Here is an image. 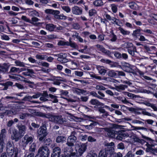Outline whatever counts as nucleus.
Here are the masks:
<instances>
[{"instance_id":"bb28decb","label":"nucleus","mask_w":157,"mask_h":157,"mask_svg":"<svg viewBox=\"0 0 157 157\" xmlns=\"http://www.w3.org/2000/svg\"><path fill=\"white\" fill-rule=\"evenodd\" d=\"M97 69L99 73L102 75H104L106 73L107 71L104 68H102L101 66H99L97 67Z\"/></svg>"},{"instance_id":"c756f323","label":"nucleus","mask_w":157,"mask_h":157,"mask_svg":"<svg viewBox=\"0 0 157 157\" xmlns=\"http://www.w3.org/2000/svg\"><path fill=\"white\" fill-rule=\"evenodd\" d=\"M107 74L109 77H114L117 76V74L113 70H111L108 72Z\"/></svg>"},{"instance_id":"e2e57ef3","label":"nucleus","mask_w":157,"mask_h":157,"mask_svg":"<svg viewBox=\"0 0 157 157\" xmlns=\"http://www.w3.org/2000/svg\"><path fill=\"white\" fill-rule=\"evenodd\" d=\"M70 46L73 48H76L77 46V45L74 42H72L70 40Z\"/></svg>"},{"instance_id":"f03ea898","label":"nucleus","mask_w":157,"mask_h":157,"mask_svg":"<svg viewBox=\"0 0 157 157\" xmlns=\"http://www.w3.org/2000/svg\"><path fill=\"white\" fill-rule=\"evenodd\" d=\"M9 132L11 134V138L12 140L15 142H18L20 140L23 136L19 133L16 129L14 128H10L9 130Z\"/></svg>"},{"instance_id":"c85d7f7f","label":"nucleus","mask_w":157,"mask_h":157,"mask_svg":"<svg viewBox=\"0 0 157 157\" xmlns=\"http://www.w3.org/2000/svg\"><path fill=\"white\" fill-rule=\"evenodd\" d=\"M40 142L43 143L46 145H49L50 142H52V140L49 138H46V137L44 138L42 141H39Z\"/></svg>"},{"instance_id":"69168bd1","label":"nucleus","mask_w":157,"mask_h":157,"mask_svg":"<svg viewBox=\"0 0 157 157\" xmlns=\"http://www.w3.org/2000/svg\"><path fill=\"white\" fill-rule=\"evenodd\" d=\"M115 56L119 59L121 58L122 57L121 54L118 52H116L114 54Z\"/></svg>"},{"instance_id":"58836bf2","label":"nucleus","mask_w":157,"mask_h":157,"mask_svg":"<svg viewBox=\"0 0 157 157\" xmlns=\"http://www.w3.org/2000/svg\"><path fill=\"white\" fill-rule=\"evenodd\" d=\"M140 31L141 29H137L133 31L132 35L136 37L140 34Z\"/></svg>"},{"instance_id":"052dcab7","label":"nucleus","mask_w":157,"mask_h":157,"mask_svg":"<svg viewBox=\"0 0 157 157\" xmlns=\"http://www.w3.org/2000/svg\"><path fill=\"white\" fill-rule=\"evenodd\" d=\"M73 28L76 29H78L80 28V26L78 23H74L72 25Z\"/></svg>"},{"instance_id":"49530a36","label":"nucleus","mask_w":157,"mask_h":157,"mask_svg":"<svg viewBox=\"0 0 157 157\" xmlns=\"http://www.w3.org/2000/svg\"><path fill=\"white\" fill-rule=\"evenodd\" d=\"M95 88L98 90H106V88L102 86L97 85Z\"/></svg>"},{"instance_id":"412c9836","label":"nucleus","mask_w":157,"mask_h":157,"mask_svg":"<svg viewBox=\"0 0 157 157\" xmlns=\"http://www.w3.org/2000/svg\"><path fill=\"white\" fill-rule=\"evenodd\" d=\"M32 96H25L22 100L23 101H30L31 103H38V104H40L41 103L40 102L38 101H30V100L32 99Z\"/></svg>"},{"instance_id":"7ed1b4c3","label":"nucleus","mask_w":157,"mask_h":157,"mask_svg":"<svg viewBox=\"0 0 157 157\" xmlns=\"http://www.w3.org/2000/svg\"><path fill=\"white\" fill-rule=\"evenodd\" d=\"M76 132L73 131L71 132L70 136H69L67 138L66 144L68 147H71H71L74 146V143L76 141Z\"/></svg>"},{"instance_id":"338daca9","label":"nucleus","mask_w":157,"mask_h":157,"mask_svg":"<svg viewBox=\"0 0 157 157\" xmlns=\"http://www.w3.org/2000/svg\"><path fill=\"white\" fill-rule=\"evenodd\" d=\"M86 157H98V155L97 154L95 153H90L87 155Z\"/></svg>"},{"instance_id":"393cba45","label":"nucleus","mask_w":157,"mask_h":157,"mask_svg":"<svg viewBox=\"0 0 157 157\" xmlns=\"http://www.w3.org/2000/svg\"><path fill=\"white\" fill-rule=\"evenodd\" d=\"M56 28V26L52 24H48L46 25V29L50 31H53Z\"/></svg>"},{"instance_id":"9b49d317","label":"nucleus","mask_w":157,"mask_h":157,"mask_svg":"<svg viewBox=\"0 0 157 157\" xmlns=\"http://www.w3.org/2000/svg\"><path fill=\"white\" fill-rule=\"evenodd\" d=\"M146 145L147 147L146 149V151L147 152H150L153 153L154 152L157 153V148H152V147L154 146L153 144H149L148 143H147Z\"/></svg>"},{"instance_id":"864d4df0","label":"nucleus","mask_w":157,"mask_h":157,"mask_svg":"<svg viewBox=\"0 0 157 157\" xmlns=\"http://www.w3.org/2000/svg\"><path fill=\"white\" fill-rule=\"evenodd\" d=\"M100 61L103 63H105L107 64H110L112 62L109 59H101Z\"/></svg>"},{"instance_id":"f3484780","label":"nucleus","mask_w":157,"mask_h":157,"mask_svg":"<svg viewBox=\"0 0 157 157\" xmlns=\"http://www.w3.org/2000/svg\"><path fill=\"white\" fill-rule=\"evenodd\" d=\"M67 138L65 136H57L56 139V142L58 143H63L66 142Z\"/></svg>"},{"instance_id":"4468645a","label":"nucleus","mask_w":157,"mask_h":157,"mask_svg":"<svg viewBox=\"0 0 157 157\" xmlns=\"http://www.w3.org/2000/svg\"><path fill=\"white\" fill-rule=\"evenodd\" d=\"M17 127L19 130L18 132L22 136H23L26 131V126L25 125L22 124H18Z\"/></svg>"},{"instance_id":"2eb2a0df","label":"nucleus","mask_w":157,"mask_h":157,"mask_svg":"<svg viewBox=\"0 0 157 157\" xmlns=\"http://www.w3.org/2000/svg\"><path fill=\"white\" fill-rule=\"evenodd\" d=\"M72 12L76 15H80L82 13V10L77 6H75L72 8Z\"/></svg>"},{"instance_id":"c03bdc74","label":"nucleus","mask_w":157,"mask_h":157,"mask_svg":"<svg viewBox=\"0 0 157 157\" xmlns=\"http://www.w3.org/2000/svg\"><path fill=\"white\" fill-rule=\"evenodd\" d=\"M119 30L121 31V33L123 35H127L129 33V32L124 30L123 28L119 27Z\"/></svg>"},{"instance_id":"5701e85b","label":"nucleus","mask_w":157,"mask_h":157,"mask_svg":"<svg viewBox=\"0 0 157 157\" xmlns=\"http://www.w3.org/2000/svg\"><path fill=\"white\" fill-rule=\"evenodd\" d=\"M1 84L4 86L3 90H6L9 86H11L13 84V82L11 81H8L5 83H1Z\"/></svg>"},{"instance_id":"79ce46f5","label":"nucleus","mask_w":157,"mask_h":157,"mask_svg":"<svg viewBox=\"0 0 157 157\" xmlns=\"http://www.w3.org/2000/svg\"><path fill=\"white\" fill-rule=\"evenodd\" d=\"M126 44V48L127 49H131L135 47L133 46V44L131 43H127Z\"/></svg>"},{"instance_id":"39448f33","label":"nucleus","mask_w":157,"mask_h":157,"mask_svg":"<svg viewBox=\"0 0 157 157\" xmlns=\"http://www.w3.org/2000/svg\"><path fill=\"white\" fill-rule=\"evenodd\" d=\"M38 153L42 157H48L49 155L50 151L47 146H42L39 149Z\"/></svg>"},{"instance_id":"6ab92c4d","label":"nucleus","mask_w":157,"mask_h":157,"mask_svg":"<svg viewBox=\"0 0 157 157\" xmlns=\"http://www.w3.org/2000/svg\"><path fill=\"white\" fill-rule=\"evenodd\" d=\"M125 134L123 133L121 131H118L117 132V134L116 136V137L114 138L117 140H122L123 138L125 137Z\"/></svg>"},{"instance_id":"b1692460","label":"nucleus","mask_w":157,"mask_h":157,"mask_svg":"<svg viewBox=\"0 0 157 157\" xmlns=\"http://www.w3.org/2000/svg\"><path fill=\"white\" fill-rule=\"evenodd\" d=\"M129 6L131 9L136 10L138 9V7L137 4L135 2H132L128 3Z\"/></svg>"},{"instance_id":"09e8293b","label":"nucleus","mask_w":157,"mask_h":157,"mask_svg":"<svg viewBox=\"0 0 157 157\" xmlns=\"http://www.w3.org/2000/svg\"><path fill=\"white\" fill-rule=\"evenodd\" d=\"M71 154V152L68 151L66 152H64L63 154H62L61 155H63V157H70Z\"/></svg>"},{"instance_id":"37998d69","label":"nucleus","mask_w":157,"mask_h":157,"mask_svg":"<svg viewBox=\"0 0 157 157\" xmlns=\"http://www.w3.org/2000/svg\"><path fill=\"white\" fill-rule=\"evenodd\" d=\"M15 63L17 66L22 67H24L25 66V64L23 62H21L19 61H16L15 62Z\"/></svg>"},{"instance_id":"f704fd0d","label":"nucleus","mask_w":157,"mask_h":157,"mask_svg":"<svg viewBox=\"0 0 157 157\" xmlns=\"http://www.w3.org/2000/svg\"><path fill=\"white\" fill-rule=\"evenodd\" d=\"M93 4L96 6H99L103 5V3L101 0H96L93 2Z\"/></svg>"},{"instance_id":"603ef678","label":"nucleus","mask_w":157,"mask_h":157,"mask_svg":"<svg viewBox=\"0 0 157 157\" xmlns=\"http://www.w3.org/2000/svg\"><path fill=\"white\" fill-rule=\"evenodd\" d=\"M29 115V114L27 113H22L19 115L20 118L21 119H24Z\"/></svg>"},{"instance_id":"aec40b11","label":"nucleus","mask_w":157,"mask_h":157,"mask_svg":"<svg viewBox=\"0 0 157 157\" xmlns=\"http://www.w3.org/2000/svg\"><path fill=\"white\" fill-rule=\"evenodd\" d=\"M50 97L51 99L53 100L52 101V102L54 103H57L58 102V100L57 99V97L56 96L53 95L51 94H48V96L46 97V98H48Z\"/></svg>"},{"instance_id":"20e7f679","label":"nucleus","mask_w":157,"mask_h":157,"mask_svg":"<svg viewBox=\"0 0 157 157\" xmlns=\"http://www.w3.org/2000/svg\"><path fill=\"white\" fill-rule=\"evenodd\" d=\"M40 96L41 97L40 98V101L43 102H45L49 100L48 99L46 98V97L48 96V92L47 91H44L43 93L37 92L32 96V97L33 98H37Z\"/></svg>"},{"instance_id":"dca6fc26","label":"nucleus","mask_w":157,"mask_h":157,"mask_svg":"<svg viewBox=\"0 0 157 157\" xmlns=\"http://www.w3.org/2000/svg\"><path fill=\"white\" fill-rule=\"evenodd\" d=\"M117 132V131H115L113 129H109L108 131L107 135L109 137L111 138H114L116 137Z\"/></svg>"},{"instance_id":"4c0bfd02","label":"nucleus","mask_w":157,"mask_h":157,"mask_svg":"<svg viewBox=\"0 0 157 157\" xmlns=\"http://www.w3.org/2000/svg\"><path fill=\"white\" fill-rule=\"evenodd\" d=\"M123 155L120 152L114 153L110 155V157H122Z\"/></svg>"},{"instance_id":"473e14b6","label":"nucleus","mask_w":157,"mask_h":157,"mask_svg":"<svg viewBox=\"0 0 157 157\" xmlns=\"http://www.w3.org/2000/svg\"><path fill=\"white\" fill-rule=\"evenodd\" d=\"M21 69L19 68H17L15 67H12L11 68L10 71L11 72L15 73H19L21 72Z\"/></svg>"},{"instance_id":"4be33fe9","label":"nucleus","mask_w":157,"mask_h":157,"mask_svg":"<svg viewBox=\"0 0 157 157\" xmlns=\"http://www.w3.org/2000/svg\"><path fill=\"white\" fill-rule=\"evenodd\" d=\"M34 73L33 71L31 69L27 68V70L22 73V74L25 75L32 76V75Z\"/></svg>"},{"instance_id":"cd10ccee","label":"nucleus","mask_w":157,"mask_h":157,"mask_svg":"<svg viewBox=\"0 0 157 157\" xmlns=\"http://www.w3.org/2000/svg\"><path fill=\"white\" fill-rule=\"evenodd\" d=\"M128 86L126 85H121L120 86H116L115 89L116 90L119 91L120 90H124L125 88H127Z\"/></svg>"},{"instance_id":"de8ad7c7","label":"nucleus","mask_w":157,"mask_h":157,"mask_svg":"<svg viewBox=\"0 0 157 157\" xmlns=\"http://www.w3.org/2000/svg\"><path fill=\"white\" fill-rule=\"evenodd\" d=\"M112 149V147H106L105 148L104 150H103L107 153L108 152V154H110V151Z\"/></svg>"},{"instance_id":"bf43d9fd","label":"nucleus","mask_w":157,"mask_h":157,"mask_svg":"<svg viewBox=\"0 0 157 157\" xmlns=\"http://www.w3.org/2000/svg\"><path fill=\"white\" fill-rule=\"evenodd\" d=\"M104 145L106 147H112L114 145V144L113 142H111V143H104Z\"/></svg>"},{"instance_id":"7c9ffc66","label":"nucleus","mask_w":157,"mask_h":157,"mask_svg":"<svg viewBox=\"0 0 157 157\" xmlns=\"http://www.w3.org/2000/svg\"><path fill=\"white\" fill-rule=\"evenodd\" d=\"M109 155L108 152L107 153L105 151L102 150L100 151L98 157H107L108 155Z\"/></svg>"},{"instance_id":"a18cd8bd","label":"nucleus","mask_w":157,"mask_h":157,"mask_svg":"<svg viewBox=\"0 0 157 157\" xmlns=\"http://www.w3.org/2000/svg\"><path fill=\"white\" fill-rule=\"evenodd\" d=\"M132 123L139 124L140 125L143 126L144 125V123L143 122L137 120H134L132 121Z\"/></svg>"},{"instance_id":"ddd939ff","label":"nucleus","mask_w":157,"mask_h":157,"mask_svg":"<svg viewBox=\"0 0 157 157\" xmlns=\"http://www.w3.org/2000/svg\"><path fill=\"white\" fill-rule=\"evenodd\" d=\"M10 66L8 63H4L2 65L0 64V72L4 73L7 72Z\"/></svg>"},{"instance_id":"a211bd4d","label":"nucleus","mask_w":157,"mask_h":157,"mask_svg":"<svg viewBox=\"0 0 157 157\" xmlns=\"http://www.w3.org/2000/svg\"><path fill=\"white\" fill-rule=\"evenodd\" d=\"M39 20H40L37 17H33L31 19V20H30V22H29V23L33 24L35 26H38L39 25L42 24V23H41L37 22Z\"/></svg>"},{"instance_id":"6e6552de","label":"nucleus","mask_w":157,"mask_h":157,"mask_svg":"<svg viewBox=\"0 0 157 157\" xmlns=\"http://www.w3.org/2000/svg\"><path fill=\"white\" fill-rule=\"evenodd\" d=\"M54 56L58 57L57 60L58 61L62 63H65L68 61L66 58L67 55L65 53H61L58 54H52Z\"/></svg>"},{"instance_id":"6e6d98bb","label":"nucleus","mask_w":157,"mask_h":157,"mask_svg":"<svg viewBox=\"0 0 157 157\" xmlns=\"http://www.w3.org/2000/svg\"><path fill=\"white\" fill-rule=\"evenodd\" d=\"M6 136V135L0 134V142L4 143V139Z\"/></svg>"},{"instance_id":"4d7b16f0","label":"nucleus","mask_w":157,"mask_h":157,"mask_svg":"<svg viewBox=\"0 0 157 157\" xmlns=\"http://www.w3.org/2000/svg\"><path fill=\"white\" fill-rule=\"evenodd\" d=\"M101 52L108 56H109L111 54L109 50H105V48H103Z\"/></svg>"},{"instance_id":"2f4dec72","label":"nucleus","mask_w":157,"mask_h":157,"mask_svg":"<svg viewBox=\"0 0 157 157\" xmlns=\"http://www.w3.org/2000/svg\"><path fill=\"white\" fill-rule=\"evenodd\" d=\"M6 151V153L8 154V155L9 156L12 157L14 153V147L12 148V149L7 150Z\"/></svg>"},{"instance_id":"423d86ee","label":"nucleus","mask_w":157,"mask_h":157,"mask_svg":"<svg viewBox=\"0 0 157 157\" xmlns=\"http://www.w3.org/2000/svg\"><path fill=\"white\" fill-rule=\"evenodd\" d=\"M51 121L59 124H62L66 122L65 118H62L61 116H56L54 114Z\"/></svg>"},{"instance_id":"f257e3e1","label":"nucleus","mask_w":157,"mask_h":157,"mask_svg":"<svg viewBox=\"0 0 157 157\" xmlns=\"http://www.w3.org/2000/svg\"><path fill=\"white\" fill-rule=\"evenodd\" d=\"M37 137L39 141H42L44 138L45 137L48 135L47 132V128L45 124L40 126L37 131Z\"/></svg>"},{"instance_id":"f8f14e48","label":"nucleus","mask_w":157,"mask_h":157,"mask_svg":"<svg viewBox=\"0 0 157 157\" xmlns=\"http://www.w3.org/2000/svg\"><path fill=\"white\" fill-rule=\"evenodd\" d=\"M24 139L25 141L24 143V145L26 147L28 144L30 143L33 142V136H29L28 135H26L25 136Z\"/></svg>"},{"instance_id":"9d476101","label":"nucleus","mask_w":157,"mask_h":157,"mask_svg":"<svg viewBox=\"0 0 157 157\" xmlns=\"http://www.w3.org/2000/svg\"><path fill=\"white\" fill-rule=\"evenodd\" d=\"M61 149L58 147H54L53 149L52 157H59L61 155Z\"/></svg>"},{"instance_id":"8fccbe9b","label":"nucleus","mask_w":157,"mask_h":157,"mask_svg":"<svg viewBox=\"0 0 157 157\" xmlns=\"http://www.w3.org/2000/svg\"><path fill=\"white\" fill-rule=\"evenodd\" d=\"M87 140L89 142H95L96 140L92 136H90L88 137Z\"/></svg>"},{"instance_id":"c9c22d12","label":"nucleus","mask_w":157,"mask_h":157,"mask_svg":"<svg viewBox=\"0 0 157 157\" xmlns=\"http://www.w3.org/2000/svg\"><path fill=\"white\" fill-rule=\"evenodd\" d=\"M127 50L128 53L132 56H134V52L136 51V47L131 49H128Z\"/></svg>"},{"instance_id":"e433bc0d","label":"nucleus","mask_w":157,"mask_h":157,"mask_svg":"<svg viewBox=\"0 0 157 157\" xmlns=\"http://www.w3.org/2000/svg\"><path fill=\"white\" fill-rule=\"evenodd\" d=\"M90 102L93 105H100L101 103L95 99H91Z\"/></svg>"},{"instance_id":"72a5a7b5","label":"nucleus","mask_w":157,"mask_h":157,"mask_svg":"<svg viewBox=\"0 0 157 157\" xmlns=\"http://www.w3.org/2000/svg\"><path fill=\"white\" fill-rule=\"evenodd\" d=\"M36 145L35 143H33L30 145L29 149V151L31 152H34L35 151Z\"/></svg>"},{"instance_id":"ea45409f","label":"nucleus","mask_w":157,"mask_h":157,"mask_svg":"<svg viewBox=\"0 0 157 157\" xmlns=\"http://www.w3.org/2000/svg\"><path fill=\"white\" fill-rule=\"evenodd\" d=\"M54 17L58 19H66L67 17L62 14L61 15H58L57 16H54Z\"/></svg>"},{"instance_id":"0eeeda50","label":"nucleus","mask_w":157,"mask_h":157,"mask_svg":"<svg viewBox=\"0 0 157 157\" xmlns=\"http://www.w3.org/2000/svg\"><path fill=\"white\" fill-rule=\"evenodd\" d=\"M35 114L37 116L48 118L49 121H51L53 115L52 113H45L40 111L35 112Z\"/></svg>"},{"instance_id":"5fc2aeb1","label":"nucleus","mask_w":157,"mask_h":157,"mask_svg":"<svg viewBox=\"0 0 157 157\" xmlns=\"http://www.w3.org/2000/svg\"><path fill=\"white\" fill-rule=\"evenodd\" d=\"M90 94L91 95L96 97L98 98H101V97H100V96L98 95L95 92L92 91L91 92H90Z\"/></svg>"},{"instance_id":"a19ab883","label":"nucleus","mask_w":157,"mask_h":157,"mask_svg":"<svg viewBox=\"0 0 157 157\" xmlns=\"http://www.w3.org/2000/svg\"><path fill=\"white\" fill-rule=\"evenodd\" d=\"M117 147L118 149L123 150L125 149V146L124 144L122 142L119 143L117 145Z\"/></svg>"},{"instance_id":"a878e982","label":"nucleus","mask_w":157,"mask_h":157,"mask_svg":"<svg viewBox=\"0 0 157 157\" xmlns=\"http://www.w3.org/2000/svg\"><path fill=\"white\" fill-rule=\"evenodd\" d=\"M14 147V145L11 141H8L7 142L6 148V151L9 149H12Z\"/></svg>"},{"instance_id":"3c124183","label":"nucleus","mask_w":157,"mask_h":157,"mask_svg":"<svg viewBox=\"0 0 157 157\" xmlns=\"http://www.w3.org/2000/svg\"><path fill=\"white\" fill-rule=\"evenodd\" d=\"M62 9L67 13H69L71 11V9L68 6H63L62 7Z\"/></svg>"},{"instance_id":"1a4fd4ad","label":"nucleus","mask_w":157,"mask_h":157,"mask_svg":"<svg viewBox=\"0 0 157 157\" xmlns=\"http://www.w3.org/2000/svg\"><path fill=\"white\" fill-rule=\"evenodd\" d=\"M86 144H82L79 146L78 149H76L75 151L79 156H81L85 151L86 149Z\"/></svg>"},{"instance_id":"680f3d73","label":"nucleus","mask_w":157,"mask_h":157,"mask_svg":"<svg viewBox=\"0 0 157 157\" xmlns=\"http://www.w3.org/2000/svg\"><path fill=\"white\" fill-rule=\"evenodd\" d=\"M117 74V76H125V74L122 71H116Z\"/></svg>"},{"instance_id":"774afa93","label":"nucleus","mask_w":157,"mask_h":157,"mask_svg":"<svg viewBox=\"0 0 157 157\" xmlns=\"http://www.w3.org/2000/svg\"><path fill=\"white\" fill-rule=\"evenodd\" d=\"M134 155L132 154V151H129L124 157H131L133 156Z\"/></svg>"},{"instance_id":"13d9d810","label":"nucleus","mask_w":157,"mask_h":157,"mask_svg":"<svg viewBox=\"0 0 157 157\" xmlns=\"http://www.w3.org/2000/svg\"><path fill=\"white\" fill-rule=\"evenodd\" d=\"M122 66L124 69H126V68L128 67H131V65L127 63H122Z\"/></svg>"},{"instance_id":"0e129e2a","label":"nucleus","mask_w":157,"mask_h":157,"mask_svg":"<svg viewBox=\"0 0 157 157\" xmlns=\"http://www.w3.org/2000/svg\"><path fill=\"white\" fill-rule=\"evenodd\" d=\"M96 11L94 9H91L89 11V14L90 16H92L94 15L96 13Z\"/></svg>"}]
</instances>
